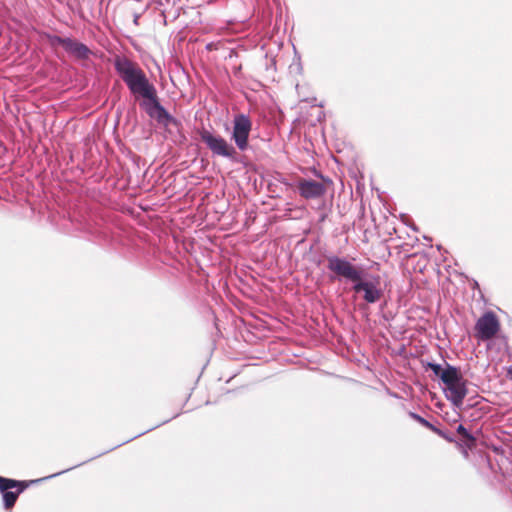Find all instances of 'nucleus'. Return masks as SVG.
<instances>
[{
  "mask_svg": "<svg viewBox=\"0 0 512 512\" xmlns=\"http://www.w3.org/2000/svg\"><path fill=\"white\" fill-rule=\"evenodd\" d=\"M74 468H77V465H74ZM71 469H73V467H71V468H67V469H65V470H63V471H60V472H57V473H54V474H52V475H50V476H47V477H44V478H42V479H43V480H46V479H49V478L56 477V476L61 475L62 473H65V472H67V471H69V470H71Z\"/></svg>",
  "mask_w": 512,
  "mask_h": 512,
  "instance_id": "nucleus-14",
  "label": "nucleus"
},
{
  "mask_svg": "<svg viewBox=\"0 0 512 512\" xmlns=\"http://www.w3.org/2000/svg\"><path fill=\"white\" fill-rule=\"evenodd\" d=\"M41 481H43V479L25 481L0 477V494L2 496L4 509L11 510L16 504L20 494H22L31 484Z\"/></svg>",
  "mask_w": 512,
  "mask_h": 512,
  "instance_id": "nucleus-4",
  "label": "nucleus"
},
{
  "mask_svg": "<svg viewBox=\"0 0 512 512\" xmlns=\"http://www.w3.org/2000/svg\"><path fill=\"white\" fill-rule=\"evenodd\" d=\"M316 175L321 178V182L307 178H300L297 181L296 188L302 198L312 200L321 198L326 194L327 185L331 184L332 181L322 174L317 173Z\"/></svg>",
  "mask_w": 512,
  "mask_h": 512,
  "instance_id": "nucleus-6",
  "label": "nucleus"
},
{
  "mask_svg": "<svg viewBox=\"0 0 512 512\" xmlns=\"http://www.w3.org/2000/svg\"><path fill=\"white\" fill-rule=\"evenodd\" d=\"M448 363H446V366L445 367H442L441 364H438V363H433V362H428L426 365H425V369L426 370H431L434 375L436 377H438L441 382L443 381V376L446 372H448Z\"/></svg>",
  "mask_w": 512,
  "mask_h": 512,
  "instance_id": "nucleus-11",
  "label": "nucleus"
},
{
  "mask_svg": "<svg viewBox=\"0 0 512 512\" xmlns=\"http://www.w3.org/2000/svg\"><path fill=\"white\" fill-rule=\"evenodd\" d=\"M150 118L155 119L158 124L164 127H179L181 125V122L175 117H173L162 105L159 108L157 107V110H155V112Z\"/></svg>",
  "mask_w": 512,
  "mask_h": 512,
  "instance_id": "nucleus-10",
  "label": "nucleus"
},
{
  "mask_svg": "<svg viewBox=\"0 0 512 512\" xmlns=\"http://www.w3.org/2000/svg\"><path fill=\"white\" fill-rule=\"evenodd\" d=\"M456 431L466 439V445L471 447L475 441V438L471 435V433L462 424L457 427Z\"/></svg>",
  "mask_w": 512,
  "mask_h": 512,
  "instance_id": "nucleus-13",
  "label": "nucleus"
},
{
  "mask_svg": "<svg viewBox=\"0 0 512 512\" xmlns=\"http://www.w3.org/2000/svg\"><path fill=\"white\" fill-rule=\"evenodd\" d=\"M252 128L250 118L245 114H237L233 120L232 139L240 151L248 148L249 134Z\"/></svg>",
  "mask_w": 512,
  "mask_h": 512,
  "instance_id": "nucleus-7",
  "label": "nucleus"
},
{
  "mask_svg": "<svg viewBox=\"0 0 512 512\" xmlns=\"http://www.w3.org/2000/svg\"><path fill=\"white\" fill-rule=\"evenodd\" d=\"M144 433H145V432H143V434H144ZM141 435H142V433H138L137 437H138V436H141ZM134 438H136V436H135Z\"/></svg>",
  "mask_w": 512,
  "mask_h": 512,
  "instance_id": "nucleus-16",
  "label": "nucleus"
},
{
  "mask_svg": "<svg viewBox=\"0 0 512 512\" xmlns=\"http://www.w3.org/2000/svg\"><path fill=\"white\" fill-rule=\"evenodd\" d=\"M53 43L61 45L66 52L79 60H86L92 54L87 45L69 37L55 36Z\"/></svg>",
  "mask_w": 512,
  "mask_h": 512,
  "instance_id": "nucleus-9",
  "label": "nucleus"
},
{
  "mask_svg": "<svg viewBox=\"0 0 512 512\" xmlns=\"http://www.w3.org/2000/svg\"><path fill=\"white\" fill-rule=\"evenodd\" d=\"M409 415L412 419L416 420L418 423H420L424 427L429 428V429L437 432L438 434H441L440 430H438L433 424H431L429 421H427L422 416H420L414 412H410Z\"/></svg>",
  "mask_w": 512,
  "mask_h": 512,
  "instance_id": "nucleus-12",
  "label": "nucleus"
},
{
  "mask_svg": "<svg viewBox=\"0 0 512 512\" xmlns=\"http://www.w3.org/2000/svg\"><path fill=\"white\" fill-rule=\"evenodd\" d=\"M500 324L492 311L485 312L476 322V337L480 340L492 339L499 331Z\"/></svg>",
  "mask_w": 512,
  "mask_h": 512,
  "instance_id": "nucleus-8",
  "label": "nucleus"
},
{
  "mask_svg": "<svg viewBox=\"0 0 512 512\" xmlns=\"http://www.w3.org/2000/svg\"><path fill=\"white\" fill-rule=\"evenodd\" d=\"M507 376L512 380V366L507 369Z\"/></svg>",
  "mask_w": 512,
  "mask_h": 512,
  "instance_id": "nucleus-15",
  "label": "nucleus"
},
{
  "mask_svg": "<svg viewBox=\"0 0 512 512\" xmlns=\"http://www.w3.org/2000/svg\"><path fill=\"white\" fill-rule=\"evenodd\" d=\"M327 262L328 270L334 273L339 280L351 281L353 283L352 290L357 294L362 293V299L366 303L374 304L383 296L378 277L375 281L364 279L362 270L346 258L333 255L327 258Z\"/></svg>",
  "mask_w": 512,
  "mask_h": 512,
  "instance_id": "nucleus-2",
  "label": "nucleus"
},
{
  "mask_svg": "<svg viewBox=\"0 0 512 512\" xmlns=\"http://www.w3.org/2000/svg\"><path fill=\"white\" fill-rule=\"evenodd\" d=\"M445 396L456 408H461L468 393L467 380L463 378L459 368L448 365V372L443 376Z\"/></svg>",
  "mask_w": 512,
  "mask_h": 512,
  "instance_id": "nucleus-3",
  "label": "nucleus"
},
{
  "mask_svg": "<svg viewBox=\"0 0 512 512\" xmlns=\"http://www.w3.org/2000/svg\"><path fill=\"white\" fill-rule=\"evenodd\" d=\"M199 136L214 155L235 160L237 151L226 139L219 135H214L207 129L201 130Z\"/></svg>",
  "mask_w": 512,
  "mask_h": 512,
  "instance_id": "nucleus-5",
  "label": "nucleus"
},
{
  "mask_svg": "<svg viewBox=\"0 0 512 512\" xmlns=\"http://www.w3.org/2000/svg\"><path fill=\"white\" fill-rule=\"evenodd\" d=\"M114 67L131 94L141 97L140 107L149 117L161 106L156 87L151 83L139 65L126 57H117Z\"/></svg>",
  "mask_w": 512,
  "mask_h": 512,
  "instance_id": "nucleus-1",
  "label": "nucleus"
}]
</instances>
